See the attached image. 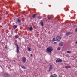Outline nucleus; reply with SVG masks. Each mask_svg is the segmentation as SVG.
Listing matches in <instances>:
<instances>
[{
    "instance_id": "obj_25",
    "label": "nucleus",
    "mask_w": 77,
    "mask_h": 77,
    "mask_svg": "<svg viewBox=\"0 0 77 77\" xmlns=\"http://www.w3.org/2000/svg\"><path fill=\"white\" fill-rule=\"evenodd\" d=\"M30 56H31V57H32V54H31Z\"/></svg>"
},
{
    "instance_id": "obj_8",
    "label": "nucleus",
    "mask_w": 77,
    "mask_h": 77,
    "mask_svg": "<svg viewBox=\"0 0 77 77\" xmlns=\"http://www.w3.org/2000/svg\"><path fill=\"white\" fill-rule=\"evenodd\" d=\"M59 45L60 47H62V46L63 45V42H60L59 43Z\"/></svg>"
},
{
    "instance_id": "obj_16",
    "label": "nucleus",
    "mask_w": 77,
    "mask_h": 77,
    "mask_svg": "<svg viewBox=\"0 0 77 77\" xmlns=\"http://www.w3.org/2000/svg\"><path fill=\"white\" fill-rule=\"evenodd\" d=\"M17 26L15 25L13 26V28H14V29H15L16 28H17Z\"/></svg>"
},
{
    "instance_id": "obj_21",
    "label": "nucleus",
    "mask_w": 77,
    "mask_h": 77,
    "mask_svg": "<svg viewBox=\"0 0 77 77\" xmlns=\"http://www.w3.org/2000/svg\"><path fill=\"white\" fill-rule=\"evenodd\" d=\"M53 75H54L53 77H57V75H56L55 74H54Z\"/></svg>"
},
{
    "instance_id": "obj_1",
    "label": "nucleus",
    "mask_w": 77,
    "mask_h": 77,
    "mask_svg": "<svg viewBox=\"0 0 77 77\" xmlns=\"http://www.w3.org/2000/svg\"><path fill=\"white\" fill-rule=\"evenodd\" d=\"M46 50L48 52L51 53V51L53 50V49L52 47L49 46L47 48Z\"/></svg>"
},
{
    "instance_id": "obj_23",
    "label": "nucleus",
    "mask_w": 77,
    "mask_h": 77,
    "mask_svg": "<svg viewBox=\"0 0 77 77\" xmlns=\"http://www.w3.org/2000/svg\"><path fill=\"white\" fill-rule=\"evenodd\" d=\"M67 53H71V51H67Z\"/></svg>"
},
{
    "instance_id": "obj_10",
    "label": "nucleus",
    "mask_w": 77,
    "mask_h": 77,
    "mask_svg": "<svg viewBox=\"0 0 77 77\" xmlns=\"http://www.w3.org/2000/svg\"><path fill=\"white\" fill-rule=\"evenodd\" d=\"M52 41H57L56 38L55 37H54L52 39Z\"/></svg>"
},
{
    "instance_id": "obj_19",
    "label": "nucleus",
    "mask_w": 77,
    "mask_h": 77,
    "mask_svg": "<svg viewBox=\"0 0 77 77\" xmlns=\"http://www.w3.org/2000/svg\"><path fill=\"white\" fill-rule=\"evenodd\" d=\"M60 49H61V48H60V47H58L57 50H60Z\"/></svg>"
},
{
    "instance_id": "obj_30",
    "label": "nucleus",
    "mask_w": 77,
    "mask_h": 77,
    "mask_svg": "<svg viewBox=\"0 0 77 77\" xmlns=\"http://www.w3.org/2000/svg\"><path fill=\"white\" fill-rule=\"evenodd\" d=\"M54 44H56V42H54Z\"/></svg>"
},
{
    "instance_id": "obj_26",
    "label": "nucleus",
    "mask_w": 77,
    "mask_h": 77,
    "mask_svg": "<svg viewBox=\"0 0 77 77\" xmlns=\"http://www.w3.org/2000/svg\"><path fill=\"white\" fill-rule=\"evenodd\" d=\"M48 19H49V20H50V19H51V17H48Z\"/></svg>"
},
{
    "instance_id": "obj_18",
    "label": "nucleus",
    "mask_w": 77,
    "mask_h": 77,
    "mask_svg": "<svg viewBox=\"0 0 77 77\" xmlns=\"http://www.w3.org/2000/svg\"><path fill=\"white\" fill-rule=\"evenodd\" d=\"M36 17V14H34L32 16V17L33 18H34L35 17Z\"/></svg>"
},
{
    "instance_id": "obj_13",
    "label": "nucleus",
    "mask_w": 77,
    "mask_h": 77,
    "mask_svg": "<svg viewBox=\"0 0 77 77\" xmlns=\"http://www.w3.org/2000/svg\"><path fill=\"white\" fill-rule=\"evenodd\" d=\"M39 23L40 24H41V26H44V24L43 23V22H42V21H41Z\"/></svg>"
},
{
    "instance_id": "obj_28",
    "label": "nucleus",
    "mask_w": 77,
    "mask_h": 77,
    "mask_svg": "<svg viewBox=\"0 0 77 77\" xmlns=\"http://www.w3.org/2000/svg\"><path fill=\"white\" fill-rule=\"evenodd\" d=\"M50 77H53V75L50 76Z\"/></svg>"
},
{
    "instance_id": "obj_15",
    "label": "nucleus",
    "mask_w": 77,
    "mask_h": 77,
    "mask_svg": "<svg viewBox=\"0 0 77 77\" xmlns=\"http://www.w3.org/2000/svg\"><path fill=\"white\" fill-rule=\"evenodd\" d=\"M4 75L5 76V77H9V75H8L7 74L5 73L4 74Z\"/></svg>"
},
{
    "instance_id": "obj_7",
    "label": "nucleus",
    "mask_w": 77,
    "mask_h": 77,
    "mask_svg": "<svg viewBox=\"0 0 77 77\" xmlns=\"http://www.w3.org/2000/svg\"><path fill=\"white\" fill-rule=\"evenodd\" d=\"M52 69H53V65H51L49 69V71H51Z\"/></svg>"
},
{
    "instance_id": "obj_27",
    "label": "nucleus",
    "mask_w": 77,
    "mask_h": 77,
    "mask_svg": "<svg viewBox=\"0 0 77 77\" xmlns=\"http://www.w3.org/2000/svg\"><path fill=\"white\" fill-rule=\"evenodd\" d=\"M9 3H12V2H11V1H9Z\"/></svg>"
},
{
    "instance_id": "obj_20",
    "label": "nucleus",
    "mask_w": 77,
    "mask_h": 77,
    "mask_svg": "<svg viewBox=\"0 0 77 77\" xmlns=\"http://www.w3.org/2000/svg\"><path fill=\"white\" fill-rule=\"evenodd\" d=\"M21 68H23V69H25V67H24V66H21Z\"/></svg>"
},
{
    "instance_id": "obj_22",
    "label": "nucleus",
    "mask_w": 77,
    "mask_h": 77,
    "mask_svg": "<svg viewBox=\"0 0 77 77\" xmlns=\"http://www.w3.org/2000/svg\"><path fill=\"white\" fill-rule=\"evenodd\" d=\"M38 18L39 19H41V18H42V17H41V16H39L38 17Z\"/></svg>"
},
{
    "instance_id": "obj_9",
    "label": "nucleus",
    "mask_w": 77,
    "mask_h": 77,
    "mask_svg": "<svg viewBox=\"0 0 77 77\" xmlns=\"http://www.w3.org/2000/svg\"><path fill=\"white\" fill-rule=\"evenodd\" d=\"M65 68L68 69V68H71V66H65Z\"/></svg>"
},
{
    "instance_id": "obj_3",
    "label": "nucleus",
    "mask_w": 77,
    "mask_h": 77,
    "mask_svg": "<svg viewBox=\"0 0 77 77\" xmlns=\"http://www.w3.org/2000/svg\"><path fill=\"white\" fill-rule=\"evenodd\" d=\"M56 62H62V59H60V58H58L56 61Z\"/></svg>"
},
{
    "instance_id": "obj_29",
    "label": "nucleus",
    "mask_w": 77,
    "mask_h": 77,
    "mask_svg": "<svg viewBox=\"0 0 77 77\" xmlns=\"http://www.w3.org/2000/svg\"><path fill=\"white\" fill-rule=\"evenodd\" d=\"M75 43L76 44H77V41H76Z\"/></svg>"
},
{
    "instance_id": "obj_14",
    "label": "nucleus",
    "mask_w": 77,
    "mask_h": 77,
    "mask_svg": "<svg viewBox=\"0 0 77 77\" xmlns=\"http://www.w3.org/2000/svg\"><path fill=\"white\" fill-rule=\"evenodd\" d=\"M15 39H18V38L19 36H18V35H16L15 36Z\"/></svg>"
},
{
    "instance_id": "obj_12",
    "label": "nucleus",
    "mask_w": 77,
    "mask_h": 77,
    "mask_svg": "<svg viewBox=\"0 0 77 77\" xmlns=\"http://www.w3.org/2000/svg\"><path fill=\"white\" fill-rule=\"evenodd\" d=\"M28 50L29 51H32V49H31V48L30 47H28L27 48Z\"/></svg>"
},
{
    "instance_id": "obj_6",
    "label": "nucleus",
    "mask_w": 77,
    "mask_h": 77,
    "mask_svg": "<svg viewBox=\"0 0 77 77\" xmlns=\"http://www.w3.org/2000/svg\"><path fill=\"white\" fill-rule=\"evenodd\" d=\"M17 22L18 23H21V19L19 17L17 18Z\"/></svg>"
},
{
    "instance_id": "obj_4",
    "label": "nucleus",
    "mask_w": 77,
    "mask_h": 77,
    "mask_svg": "<svg viewBox=\"0 0 77 77\" xmlns=\"http://www.w3.org/2000/svg\"><path fill=\"white\" fill-rule=\"evenodd\" d=\"M26 61V58L25 57H23L22 58V62L23 63H25Z\"/></svg>"
},
{
    "instance_id": "obj_24",
    "label": "nucleus",
    "mask_w": 77,
    "mask_h": 77,
    "mask_svg": "<svg viewBox=\"0 0 77 77\" xmlns=\"http://www.w3.org/2000/svg\"><path fill=\"white\" fill-rule=\"evenodd\" d=\"M5 48L6 49H7V46L6 45L5 46Z\"/></svg>"
},
{
    "instance_id": "obj_2",
    "label": "nucleus",
    "mask_w": 77,
    "mask_h": 77,
    "mask_svg": "<svg viewBox=\"0 0 77 77\" xmlns=\"http://www.w3.org/2000/svg\"><path fill=\"white\" fill-rule=\"evenodd\" d=\"M15 46L16 47V52L17 53H19L20 52V50L19 49V47H18V45L17 43H15L14 44Z\"/></svg>"
},
{
    "instance_id": "obj_11",
    "label": "nucleus",
    "mask_w": 77,
    "mask_h": 77,
    "mask_svg": "<svg viewBox=\"0 0 77 77\" xmlns=\"http://www.w3.org/2000/svg\"><path fill=\"white\" fill-rule=\"evenodd\" d=\"M66 35H71V34H72V33L71 32H67L66 33Z\"/></svg>"
},
{
    "instance_id": "obj_5",
    "label": "nucleus",
    "mask_w": 77,
    "mask_h": 77,
    "mask_svg": "<svg viewBox=\"0 0 77 77\" xmlns=\"http://www.w3.org/2000/svg\"><path fill=\"white\" fill-rule=\"evenodd\" d=\"M57 41H60L61 39V37L60 36H57L56 37Z\"/></svg>"
},
{
    "instance_id": "obj_17",
    "label": "nucleus",
    "mask_w": 77,
    "mask_h": 77,
    "mask_svg": "<svg viewBox=\"0 0 77 77\" xmlns=\"http://www.w3.org/2000/svg\"><path fill=\"white\" fill-rule=\"evenodd\" d=\"M29 30L30 31H32V30H33V28L32 27H30L29 28Z\"/></svg>"
}]
</instances>
